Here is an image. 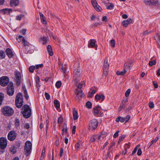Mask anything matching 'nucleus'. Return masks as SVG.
I'll use <instances>...</instances> for the list:
<instances>
[{"instance_id": "obj_14", "label": "nucleus", "mask_w": 160, "mask_h": 160, "mask_svg": "<svg viewBox=\"0 0 160 160\" xmlns=\"http://www.w3.org/2000/svg\"><path fill=\"white\" fill-rule=\"evenodd\" d=\"M105 98L104 95L102 94H97L95 96V99L97 101L101 100V102Z\"/></svg>"}, {"instance_id": "obj_31", "label": "nucleus", "mask_w": 160, "mask_h": 160, "mask_svg": "<svg viewBox=\"0 0 160 160\" xmlns=\"http://www.w3.org/2000/svg\"><path fill=\"white\" fill-rule=\"evenodd\" d=\"M54 103L56 108H58L60 107V103L59 102L58 100H55L54 101Z\"/></svg>"}, {"instance_id": "obj_41", "label": "nucleus", "mask_w": 160, "mask_h": 160, "mask_svg": "<svg viewBox=\"0 0 160 160\" xmlns=\"http://www.w3.org/2000/svg\"><path fill=\"white\" fill-rule=\"evenodd\" d=\"M22 43H23L24 46H28L29 44L28 42L26 41L24 38H22Z\"/></svg>"}, {"instance_id": "obj_34", "label": "nucleus", "mask_w": 160, "mask_h": 160, "mask_svg": "<svg viewBox=\"0 0 160 160\" xmlns=\"http://www.w3.org/2000/svg\"><path fill=\"white\" fill-rule=\"evenodd\" d=\"M40 41L42 44H44L47 42V39L45 37H42L40 38Z\"/></svg>"}, {"instance_id": "obj_9", "label": "nucleus", "mask_w": 160, "mask_h": 160, "mask_svg": "<svg viewBox=\"0 0 160 160\" xmlns=\"http://www.w3.org/2000/svg\"><path fill=\"white\" fill-rule=\"evenodd\" d=\"M9 78L6 76H3L0 78V84L2 86H6L9 82Z\"/></svg>"}, {"instance_id": "obj_6", "label": "nucleus", "mask_w": 160, "mask_h": 160, "mask_svg": "<svg viewBox=\"0 0 160 160\" xmlns=\"http://www.w3.org/2000/svg\"><path fill=\"white\" fill-rule=\"evenodd\" d=\"M98 122L96 119H93L90 122L89 124V129L92 130L96 129L97 127Z\"/></svg>"}, {"instance_id": "obj_35", "label": "nucleus", "mask_w": 160, "mask_h": 160, "mask_svg": "<svg viewBox=\"0 0 160 160\" xmlns=\"http://www.w3.org/2000/svg\"><path fill=\"white\" fill-rule=\"evenodd\" d=\"M115 42L114 39H112L110 41V46L112 48H114L115 47Z\"/></svg>"}, {"instance_id": "obj_53", "label": "nucleus", "mask_w": 160, "mask_h": 160, "mask_svg": "<svg viewBox=\"0 0 160 160\" xmlns=\"http://www.w3.org/2000/svg\"><path fill=\"white\" fill-rule=\"evenodd\" d=\"M151 0H144V2L146 4L150 5L151 4Z\"/></svg>"}, {"instance_id": "obj_10", "label": "nucleus", "mask_w": 160, "mask_h": 160, "mask_svg": "<svg viewBox=\"0 0 160 160\" xmlns=\"http://www.w3.org/2000/svg\"><path fill=\"white\" fill-rule=\"evenodd\" d=\"M16 138V133L14 131H12L10 132L8 135V139L10 141H13Z\"/></svg>"}, {"instance_id": "obj_32", "label": "nucleus", "mask_w": 160, "mask_h": 160, "mask_svg": "<svg viewBox=\"0 0 160 160\" xmlns=\"http://www.w3.org/2000/svg\"><path fill=\"white\" fill-rule=\"evenodd\" d=\"M76 84V86H77L78 88L79 89H81L82 88V86L83 85H84V82H82L81 83H78V82L76 84Z\"/></svg>"}, {"instance_id": "obj_24", "label": "nucleus", "mask_w": 160, "mask_h": 160, "mask_svg": "<svg viewBox=\"0 0 160 160\" xmlns=\"http://www.w3.org/2000/svg\"><path fill=\"white\" fill-rule=\"evenodd\" d=\"M126 102H125L124 103L123 102H122V103H121V104L120 105L119 107V108L118 109V111L119 112H120L122 110V108H124L126 107Z\"/></svg>"}, {"instance_id": "obj_19", "label": "nucleus", "mask_w": 160, "mask_h": 160, "mask_svg": "<svg viewBox=\"0 0 160 160\" xmlns=\"http://www.w3.org/2000/svg\"><path fill=\"white\" fill-rule=\"evenodd\" d=\"M40 16V19L42 22L44 24L47 23L46 21L45 20V18L41 12H39Z\"/></svg>"}, {"instance_id": "obj_4", "label": "nucleus", "mask_w": 160, "mask_h": 160, "mask_svg": "<svg viewBox=\"0 0 160 160\" xmlns=\"http://www.w3.org/2000/svg\"><path fill=\"white\" fill-rule=\"evenodd\" d=\"M16 106L18 108L21 107L22 105V96L20 93H18L16 96L15 99Z\"/></svg>"}, {"instance_id": "obj_61", "label": "nucleus", "mask_w": 160, "mask_h": 160, "mask_svg": "<svg viewBox=\"0 0 160 160\" xmlns=\"http://www.w3.org/2000/svg\"><path fill=\"white\" fill-rule=\"evenodd\" d=\"M137 154L138 156L141 155L142 154V151L141 149L139 148L138 149Z\"/></svg>"}, {"instance_id": "obj_5", "label": "nucleus", "mask_w": 160, "mask_h": 160, "mask_svg": "<svg viewBox=\"0 0 160 160\" xmlns=\"http://www.w3.org/2000/svg\"><path fill=\"white\" fill-rule=\"evenodd\" d=\"M80 68L77 67L76 69H75L73 72V80L74 83L76 84L79 81L80 73Z\"/></svg>"}, {"instance_id": "obj_26", "label": "nucleus", "mask_w": 160, "mask_h": 160, "mask_svg": "<svg viewBox=\"0 0 160 160\" xmlns=\"http://www.w3.org/2000/svg\"><path fill=\"white\" fill-rule=\"evenodd\" d=\"M82 144L81 141H79L78 142H77L75 145V148L76 150L78 151L80 148L81 145Z\"/></svg>"}, {"instance_id": "obj_38", "label": "nucleus", "mask_w": 160, "mask_h": 160, "mask_svg": "<svg viewBox=\"0 0 160 160\" xmlns=\"http://www.w3.org/2000/svg\"><path fill=\"white\" fill-rule=\"evenodd\" d=\"M63 122V118L62 116H60L58 118V123L59 124L62 123Z\"/></svg>"}, {"instance_id": "obj_57", "label": "nucleus", "mask_w": 160, "mask_h": 160, "mask_svg": "<svg viewBox=\"0 0 160 160\" xmlns=\"http://www.w3.org/2000/svg\"><path fill=\"white\" fill-rule=\"evenodd\" d=\"M24 96L25 97L26 99H28L29 97L28 94V93L27 92L26 90H24Z\"/></svg>"}, {"instance_id": "obj_56", "label": "nucleus", "mask_w": 160, "mask_h": 160, "mask_svg": "<svg viewBox=\"0 0 160 160\" xmlns=\"http://www.w3.org/2000/svg\"><path fill=\"white\" fill-rule=\"evenodd\" d=\"M36 85L37 87H39V78L38 77H37L36 78Z\"/></svg>"}, {"instance_id": "obj_47", "label": "nucleus", "mask_w": 160, "mask_h": 160, "mask_svg": "<svg viewBox=\"0 0 160 160\" xmlns=\"http://www.w3.org/2000/svg\"><path fill=\"white\" fill-rule=\"evenodd\" d=\"M24 38L22 36L19 35L17 38V40L18 42H20L21 41H22V38Z\"/></svg>"}, {"instance_id": "obj_54", "label": "nucleus", "mask_w": 160, "mask_h": 160, "mask_svg": "<svg viewBox=\"0 0 160 160\" xmlns=\"http://www.w3.org/2000/svg\"><path fill=\"white\" fill-rule=\"evenodd\" d=\"M149 107L150 108H153L154 107V103L152 102H150L149 103Z\"/></svg>"}, {"instance_id": "obj_59", "label": "nucleus", "mask_w": 160, "mask_h": 160, "mask_svg": "<svg viewBox=\"0 0 160 160\" xmlns=\"http://www.w3.org/2000/svg\"><path fill=\"white\" fill-rule=\"evenodd\" d=\"M119 132V131H117L114 134V135H113V137L114 138H117L118 136V133Z\"/></svg>"}, {"instance_id": "obj_45", "label": "nucleus", "mask_w": 160, "mask_h": 160, "mask_svg": "<svg viewBox=\"0 0 160 160\" xmlns=\"http://www.w3.org/2000/svg\"><path fill=\"white\" fill-rule=\"evenodd\" d=\"M24 17V15L22 14H20L16 16V19L17 20H20L21 18Z\"/></svg>"}, {"instance_id": "obj_64", "label": "nucleus", "mask_w": 160, "mask_h": 160, "mask_svg": "<svg viewBox=\"0 0 160 160\" xmlns=\"http://www.w3.org/2000/svg\"><path fill=\"white\" fill-rule=\"evenodd\" d=\"M63 152V149L62 148L60 149V152L59 153L60 156L61 157L62 156Z\"/></svg>"}, {"instance_id": "obj_7", "label": "nucleus", "mask_w": 160, "mask_h": 160, "mask_svg": "<svg viewBox=\"0 0 160 160\" xmlns=\"http://www.w3.org/2000/svg\"><path fill=\"white\" fill-rule=\"evenodd\" d=\"M7 140L4 137L0 138V148L2 150L4 149L7 147Z\"/></svg>"}, {"instance_id": "obj_28", "label": "nucleus", "mask_w": 160, "mask_h": 160, "mask_svg": "<svg viewBox=\"0 0 160 160\" xmlns=\"http://www.w3.org/2000/svg\"><path fill=\"white\" fill-rule=\"evenodd\" d=\"M98 136L97 135H94L91 138L90 140V141L91 142H93L95 141L96 140H98Z\"/></svg>"}, {"instance_id": "obj_13", "label": "nucleus", "mask_w": 160, "mask_h": 160, "mask_svg": "<svg viewBox=\"0 0 160 160\" xmlns=\"http://www.w3.org/2000/svg\"><path fill=\"white\" fill-rule=\"evenodd\" d=\"M76 93L77 94V98L79 99V98H81L84 96V94L83 93L82 90L80 91L78 89H76Z\"/></svg>"}, {"instance_id": "obj_46", "label": "nucleus", "mask_w": 160, "mask_h": 160, "mask_svg": "<svg viewBox=\"0 0 160 160\" xmlns=\"http://www.w3.org/2000/svg\"><path fill=\"white\" fill-rule=\"evenodd\" d=\"M35 69V67L33 66H30L29 68V71L30 72H32Z\"/></svg>"}, {"instance_id": "obj_44", "label": "nucleus", "mask_w": 160, "mask_h": 160, "mask_svg": "<svg viewBox=\"0 0 160 160\" xmlns=\"http://www.w3.org/2000/svg\"><path fill=\"white\" fill-rule=\"evenodd\" d=\"M140 146V145H138L134 148V150H133V151L132 152V154H131L132 155L133 154H134V153H135L136 152L137 150L138 149V148Z\"/></svg>"}, {"instance_id": "obj_33", "label": "nucleus", "mask_w": 160, "mask_h": 160, "mask_svg": "<svg viewBox=\"0 0 160 160\" xmlns=\"http://www.w3.org/2000/svg\"><path fill=\"white\" fill-rule=\"evenodd\" d=\"M45 148H43L42 151V152L41 153V155L40 158V159L41 160H42L44 158V156H45Z\"/></svg>"}, {"instance_id": "obj_25", "label": "nucleus", "mask_w": 160, "mask_h": 160, "mask_svg": "<svg viewBox=\"0 0 160 160\" xmlns=\"http://www.w3.org/2000/svg\"><path fill=\"white\" fill-rule=\"evenodd\" d=\"M127 72L126 69H124L122 71H117L116 72V74L118 75H123L125 74Z\"/></svg>"}, {"instance_id": "obj_42", "label": "nucleus", "mask_w": 160, "mask_h": 160, "mask_svg": "<svg viewBox=\"0 0 160 160\" xmlns=\"http://www.w3.org/2000/svg\"><path fill=\"white\" fill-rule=\"evenodd\" d=\"M92 104L89 101L88 102L86 103V106L88 108H91Z\"/></svg>"}, {"instance_id": "obj_55", "label": "nucleus", "mask_w": 160, "mask_h": 160, "mask_svg": "<svg viewBox=\"0 0 160 160\" xmlns=\"http://www.w3.org/2000/svg\"><path fill=\"white\" fill-rule=\"evenodd\" d=\"M157 42L158 45L160 46V36L158 34L157 35Z\"/></svg>"}, {"instance_id": "obj_49", "label": "nucleus", "mask_w": 160, "mask_h": 160, "mask_svg": "<svg viewBox=\"0 0 160 160\" xmlns=\"http://www.w3.org/2000/svg\"><path fill=\"white\" fill-rule=\"evenodd\" d=\"M131 118V117L129 115H127L126 116V117L124 118V119L125 120V122H128V121Z\"/></svg>"}, {"instance_id": "obj_60", "label": "nucleus", "mask_w": 160, "mask_h": 160, "mask_svg": "<svg viewBox=\"0 0 160 160\" xmlns=\"http://www.w3.org/2000/svg\"><path fill=\"white\" fill-rule=\"evenodd\" d=\"M158 0H151V4L153 5L155 4L158 2Z\"/></svg>"}, {"instance_id": "obj_1", "label": "nucleus", "mask_w": 160, "mask_h": 160, "mask_svg": "<svg viewBox=\"0 0 160 160\" xmlns=\"http://www.w3.org/2000/svg\"><path fill=\"white\" fill-rule=\"evenodd\" d=\"M22 113L26 118L30 117L31 115V109L30 107L28 105H25L22 109Z\"/></svg>"}, {"instance_id": "obj_18", "label": "nucleus", "mask_w": 160, "mask_h": 160, "mask_svg": "<svg viewBox=\"0 0 160 160\" xmlns=\"http://www.w3.org/2000/svg\"><path fill=\"white\" fill-rule=\"evenodd\" d=\"M73 116L74 119L76 120L78 118V111L75 109H73L72 111Z\"/></svg>"}, {"instance_id": "obj_23", "label": "nucleus", "mask_w": 160, "mask_h": 160, "mask_svg": "<svg viewBox=\"0 0 160 160\" xmlns=\"http://www.w3.org/2000/svg\"><path fill=\"white\" fill-rule=\"evenodd\" d=\"M9 150L12 154H14L16 152V149L15 146H12L9 148Z\"/></svg>"}, {"instance_id": "obj_15", "label": "nucleus", "mask_w": 160, "mask_h": 160, "mask_svg": "<svg viewBox=\"0 0 160 160\" xmlns=\"http://www.w3.org/2000/svg\"><path fill=\"white\" fill-rule=\"evenodd\" d=\"M19 0H11L10 4L12 7H16L19 3Z\"/></svg>"}, {"instance_id": "obj_30", "label": "nucleus", "mask_w": 160, "mask_h": 160, "mask_svg": "<svg viewBox=\"0 0 160 160\" xmlns=\"http://www.w3.org/2000/svg\"><path fill=\"white\" fill-rule=\"evenodd\" d=\"M108 68H103V75L106 77L108 73Z\"/></svg>"}, {"instance_id": "obj_39", "label": "nucleus", "mask_w": 160, "mask_h": 160, "mask_svg": "<svg viewBox=\"0 0 160 160\" xmlns=\"http://www.w3.org/2000/svg\"><path fill=\"white\" fill-rule=\"evenodd\" d=\"M4 98V94L2 93H0V105L2 103Z\"/></svg>"}, {"instance_id": "obj_8", "label": "nucleus", "mask_w": 160, "mask_h": 160, "mask_svg": "<svg viewBox=\"0 0 160 160\" xmlns=\"http://www.w3.org/2000/svg\"><path fill=\"white\" fill-rule=\"evenodd\" d=\"M14 88L12 84L9 83L7 87V94L10 96H12L14 94Z\"/></svg>"}, {"instance_id": "obj_37", "label": "nucleus", "mask_w": 160, "mask_h": 160, "mask_svg": "<svg viewBox=\"0 0 160 160\" xmlns=\"http://www.w3.org/2000/svg\"><path fill=\"white\" fill-rule=\"evenodd\" d=\"M62 84V83L61 81H57L56 83V86L57 88H59Z\"/></svg>"}, {"instance_id": "obj_16", "label": "nucleus", "mask_w": 160, "mask_h": 160, "mask_svg": "<svg viewBox=\"0 0 160 160\" xmlns=\"http://www.w3.org/2000/svg\"><path fill=\"white\" fill-rule=\"evenodd\" d=\"M132 22V20L131 18H128L126 20H124L122 22V24L123 27H127L128 25Z\"/></svg>"}, {"instance_id": "obj_52", "label": "nucleus", "mask_w": 160, "mask_h": 160, "mask_svg": "<svg viewBox=\"0 0 160 160\" xmlns=\"http://www.w3.org/2000/svg\"><path fill=\"white\" fill-rule=\"evenodd\" d=\"M130 143H128V144H126L124 145L125 147V150H126V151L127 150V149L128 148H129L130 147Z\"/></svg>"}, {"instance_id": "obj_11", "label": "nucleus", "mask_w": 160, "mask_h": 160, "mask_svg": "<svg viewBox=\"0 0 160 160\" xmlns=\"http://www.w3.org/2000/svg\"><path fill=\"white\" fill-rule=\"evenodd\" d=\"M93 6L96 10L98 11H100L101 10V8L98 5V3L96 0H92L91 1Z\"/></svg>"}, {"instance_id": "obj_36", "label": "nucleus", "mask_w": 160, "mask_h": 160, "mask_svg": "<svg viewBox=\"0 0 160 160\" xmlns=\"http://www.w3.org/2000/svg\"><path fill=\"white\" fill-rule=\"evenodd\" d=\"M158 137H157L155 138L154 139H153L151 142L150 143V146H151L153 144L156 142L158 140Z\"/></svg>"}, {"instance_id": "obj_20", "label": "nucleus", "mask_w": 160, "mask_h": 160, "mask_svg": "<svg viewBox=\"0 0 160 160\" xmlns=\"http://www.w3.org/2000/svg\"><path fill=\"white\" fill-rule=\"evenodd\" d=\"M96 41L94 39L90 40L89 42L88 47H90V46L93 48L95 46V43Z\"/></svg>"}, {"instance_id": "obj_27", "label": "nucleus", "mask_w": 160, "mask_h": 160, "mask_svg": "<svg viewBox=\"0 0 160 160\" xmlns=\"http://www.w3.org/2000/svg\"><path fill=\"white\" fill-rule=\"evenodd\" d=\"M121 122H123L124 121L125 122V120L124 119V118L119 117L118 118H117L116 119V121L117 122H118L119 121Z\"/></svg>"}, {"instance_id": "obj_50", "label": "nucleus", "mask_w": 160, "mask_h": 160, "mask_svg": "<svg viewBox=\"0 0 160 160\" xmlns=\"http://www.w3.org/2000/svg\"><path fill=\"white\" fill-rule=\"evenodd\" d=\"M125 135H123L120 136L118 140V142H119L121 141H122L123 140L124 138H125Z\"/></svg>"}, {"instance_id": "obj_12", "label": "nucleus", "mask_w": 160, "mask_h": 160, "mask_svg": "<svg viewBox=\"0 0 160 160\" xmlns=\"http://www.w3.org/2000/svg\"><path fill=\"white\" fill-rule=\"evenodd\" d=\"M15 75L17 80V84L19 86L20 83L21 79V74L19 72H16Z\"/></svg>"}, {"instance_id": "obj_22", "label": "nucleus", "mask_w": 160, "mask_h": 160, "mask_svg": "<svg viewBox=\"0 0 160 160\" xmlns=\"http://www.w3.org/2000/svg\"><path fill=\"white\" fill-rule=\"evenodd\" d=\"M47 49L49 55L50 56L52 55L53 54V52H52V49L51 46L49 45L48 46Z\"/></svg>"}, {"instance_id": "obj_43", "label": "nucleus", "mask_w": 160, "mask_h": 160, "mask_svg": "<svg viewBox=\"0 0 160 160\" xmlns=\"http://www.w3.org/2000/svg\"><path fill=\"white\" fill-rule=\"evenodd\" d=\"M156 61L155 60L150 61L149 63V65L150 66H152L153 65L156 64Z\"/></svg>"}, {"instance_id": "obj_51", "label": "nucleus", "mask_w": 160, "mask_h": 160, "mask_svg": "<svg viewBox=\"0 0 160 160\" xmlns=\"http://www.w3.org/2000/svg\"><path fill=\"white\" fill-rule=\"evenodd\" d=\"M114 8V5L113 4L110 3L109 6H107V8L108 9H112Z\"/></svg>"}, {"instance_id": "obj_3", "label": "nucleus", "mask_w": 160, "mask_h": 160, "mask_svg": "<svg viewBox=\"0 0 160 160\" xmlns=\"http://www.w3.org/2000/svg\"><path fill=\"white\" fill-rule=\"evenodd\" d=\"M32 144L29 141H26L25 143L24 153L27 156L29 155L31 153L32 151Z\"/></svg>"}, {"instance_id": "obj_62", "label": "nucleus", "mask_w": 160, "mask_h": 160, "mask_svg": "<svg viewBox=\"0 0 160 160\" xmlns=\"http://www.w3.org/2000/svg\"><path fill=\"white\" fill-rule=\"evenodd\" d=\"M43 66L42 64H40L38 65H37L36 66V69H38L39 68H42Z\"/></svg>"}, {"instance_id": "obj_48", "label": "nucleus", "mask_w": 160, "mask_h": 160, "mask_svg": "<svg viewBox=\"0 0 160 160\" xmlns=\"http://www.w3.org/2000/svg\"><path fill=\"white\" fill-rule=\"evenodd\" d=\"M130 92L131 90L130 89H128V90L126 91L125 93V95L126 97H128L129 96Z\"/></svg>"}, {"instance_id": "obj_2", "label": "nucleus", "mask_w": 160, "mask_h": 160, "mask_svg": "<svg viewBox=\"0 0 160 160\" xmlns=\"http://www.w3.org/2000/svg\"><path fill=\"white\" fill-rule=\"evenodd\" d=\"M2 112L4 115L9 116L13 114L14 110L9 106H5L2 108Z\"/></svg>"}, {"instance_id": "obj_58", "label": "nucleus", "mask_w": 160, "mask_h": 160, "mask_svg": "<svg viewBox=\"0 0 160 160\" xmlns=\"http://www.w3.org/2000/svg\"><path fill=\"white\" fill-rule=\"evenodd\" d=\"M45 98L47 100H48L50 98V95L47 92H45Z\"/></svg>"}, {"instance_id": "obj_63", "label": "nucleus", "mask_w": 160, "mask_h": 160, "mask_svg": "<svg viewBox=\"0 0 160 160\" xmlns=\"http://www.w3.org/2000/svg\"><path fill=\"white\" fill-rule=\"evenodd\" d=\"M76 127L74 126L73 127L72 130V134H74L75 132L76 131Z\"/></svg>"}, {"instance_id": "obj_40", "label": "nucleus", "mask_w": 160, "mask_h": 160, "mask_svg": "<svg viewBox=\"0 0 160 160\" xmlns=\"http://www.w3.org/2000/svg\"><path fill=\"white\" fill-rule=\"evenodd\" d=\"M5 54L4 52L3 51H0V58H4Z\"/></svg>"}, {"instance_id": "obj_21", "label": "nucleus", "mask_w": 160, "mask_h": 160, "mask_svg": "<svg viewBox=\"0 0 160 160\" xmlns=\"http://www.w3.org/2000/svg\"><path fill=\"white\" fill-rule=\"evenodd\" d=\"M98 108H99V106L93 108V113L96 116H98L99 114Z\"/></svg>"}, {"instance_id": "obj_17", "label": "nucleus", "mask_w": 160, "mask_h": 160, "mask_svg": "<svg viewBox=\"0 0 160 160\" xmlns=\"http://www.w3.org/2000/svg\"><path fill=\"white\" fill-rule=\"evenodd\" d=\"M6 52L7 55L10 58H11L13 56V54L12 53L11 49L9 48H7L6 50Z\"/></svg>"}, {"instance_id": "obj_29", "label": "nucleus", "mask_w": 160, "mask_h": 160, "mask_svg": "<svg viewBox=\"0 0 160 160\" xmlns=\"http://www.w3.org/2000/svg\"><path fill=\"white\" fill-rule=\"evenodd\" d=\"M109 65L108 63V58H106L104 60V63L103 68H108Z\"/></svg>"}]
</instances>
